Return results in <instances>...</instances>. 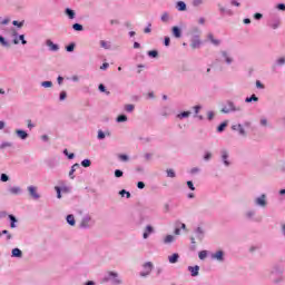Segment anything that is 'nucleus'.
Returning a JSON list of instances; mask_svg holds the SVG:
<instances>
[{
  "mask_svg": "<svg viewBox=\"0 0 285 285\" xmlns=\"http://www.w3.org/2000/svg\"><path fill=\"white\" fill-rule=\"evenodd\" d=\"M90 226H92V217L87 215L81 219L80 228H90Z\"/></svg>",
  "mask_w": 285,
  "mask_h": 285,
  "instance_id": "obj_5",
  "label": "nucleus"
},
{
  "mask_svg": "<svg viewBox=\"0 0 285 285\" xmlns=\"http://www.w3.org/2000/svg\"><path fill=\"white\" fill-rule=\"evenodd\" d=\"M199 46H202V40H199V38H194L191 40V48L195 50V49L199 48Z\"/></svg>",
  "mask_w": 285,
  "mask_h": 285,
  "instance_id": "obj_19",
  "label": "nucleus"
},
{
  "mask_svg": "<svg viewBox=\"0 0 285 285\" xmlns=\"http://www.w3.org/2000/svg\"><path fill=\"white\" fill-rule=\"evenodd\" d=\"M11 257H23V252H21V249L19 248H13L11 252Z\"/></svg>",
  "mask_w": 285,
  "mask_h": 285,
  "instance_id": "obj_16",
  "label": "nucleus"
},
{
  "mask_svg": "<svg viewBox=\"0 0 285 285\" xmlns=\"http://www.w3.org/2000/svg\"><path fill=\"white\" fill-rule=\"evenodd\" d=\"M167 177H170L171 179H175V177H177V174L175 173L174 169H167Z\"/></svg>",
  "mask_w": 285,
  "mask_h": 285,
  "instance_id": "obj_38",
  "label": "nucleus"
},
{
  "mask_svg": "<svg viewBox=\"0 0 285 285\" xmlns=\"http://www.w3.org/2000/svg\"><path fill=\"white\" fill-rule=\"evenodd\" d=\"M1 235H7V239H12V235L10 234V232H8V229H3L1 232Z\"/></svg>",
  "mask_w": 285,
  "mask_h": 285,
  "instance_id": "obj_56",
  "label": "nucleus"
},
{
  "mask_svg": "<svg viewBox=\"0 0 285 285\" xmlns=\"http://www.w3.org/2000/svg\"><path fill=\"white\" fill-rule=\"evenodd\" d=\"M65 14L69 18V19H75V17H77V13H75V10L67 8L65 10Z\"/></svg>",
  "mask_w": 285,
  "mask_h": 285,
  "instance_id": "obj_17",
  "label": "nucleus"
},
{
  "mask_svg": "<svg viewBox=\"0 0 285 285\" xmlns=\"http://www.w3.org/2000/svg\"><path fill=\"white\" fill-rule=\"evenodd\" d=\"M177 10H179V12H184L186 11V2L184 1H178L176 4Z\"/></svg>",
  "mask_w": 285,
  "mask_h": 285,
  "instance_id": "obj_21",
  "label": "nucleus"
},
{
  "mask_svg": "<svg viewBox=\"0 0 285 285\" xmlns=\"http://www.w3.org/2000/svg\"><path fill=\"white\" fill-rule=\"evenodd\" d=\"M97 137L99 140H104V139H106V132H104V130L100 129V130H98Z\"/></svg>",
  "mask_w": 285,
  "mask_h": 285,
  "instance_id": "obj_45",
  "label": "nucleus"
},
{
  "mask_svg": "<svg viewBox=\"0 0 285 285\" xmlns=\"http://www.w3.org/2000/svg\"><path fill=\"white\" fill-rule=\"evenodd\" d=\"M228 126L227 121L222 122L218 127H217V132H224V130H226V127Z\"/></svg>",
  "mask_w": 285,
  "mask_h": 285,
  "instance_id": "obj_34",
  "label": "nucleus"
},
{
  "mask_svg": "<svg viewBox=\"0 0 285 285\" xmlns=\"http://www.w3.org/2000/svg\"><path fill=\"white\" fill-rule=\"evenodd\" d=\"M263 14L262 13H255L254 14V19L256 20V21H259L261 19H263Z\"/></svg>",
  "mask_w": 285,
  "mask_h": 285,
  "instance_id": "obj_62",
  "label": "nucleus"
},
{
  "mask_svg": "<svg viewBox=\"0 0 285 285\" xmlns=\"http://www.w3.org/2000/svg\"><path fill=\"white\" fill-rule=\"evenodd\" d=\"M277 10H282L283 12H285V4L284 3H278L277 4Z\"/></svg>",
  "mask_w": 285,
  "mask_h": 285,
  "instance_id": "obj_63",
  "label": "nucleus"
},
{
  "mask_svg": "<svg viewBox=\"0 0 285 285\" xmlns=\"http://www.w3.org/2000/svg\"><path fill=\"white\" fill-rule=\"evenodd\" d=\"M177 119H188V117H190V111H183L180 114H178Z\"/></svg>",
  "mask_w": 285,
  "mask_h": 285,
  "instance_id": "obj_26",
  "label": "nucleus"
},
{
  "mask_svg": "<svg viewBox=\"0 0 285 285\" xmlns=\"http://www.w3.org/2000/svg\"><path fill=\"white\" fill-rule=\"evenodd\" d=\"M0 148L3 150V148H12V142H2L0 145Z\"/></svg>",
  "mask_w": 285,
  "mask_h": 285,
  "instance_id": "obj_50",
  "label": "nucleus"
},
{
  "mask_svg": "<svg viewBox=\"0 0 285 285\" xmlns=\"http://www.w3.org/2000/svg\"><path fill=\"white\" fill-rule=\"evenodd\" d=\"M9 219H10V228H17V217H14V215L10 214Z\"/></svg>",
  "mask_w": 285,
  "mask_h": 285,
  "instance_id": "obj_22",
  "label": "nucleus"
},
{
  "mask_svg": "<svg viewBox=\"0 0 285 285\" xmlns=\"http://www.w3.org/2000/svg\"><path fill=\"white\" fill-rule=\"evenodd\" d=\"M188 271H189L191 277H197V275H199V265L188 266Z\"/></svg>",
  "mask_w": 285,
  "mask_h": 285,
  "instance_id": "obj_7",
  "label": "nucleus"
},
{
  "mask_svg": "<svg viewBox=\"0 0 285 285\" xmlns=\"http://www.w3.org/2000/svg\"><path fill=\"white\" fill-rule=\"evenodd\" d=\"M222 160L225 164V166H230V161H228V151L226 149H223L220 151Z\"/></svg>",
  "mask_w": 285,
  "mask_h": 285,
  "instance_id": "obj_8",
  "label": "nucleus"
},
{
  "mask_svg": "<svg viewBox=\"0 0 285 285\" xmlns=\"http://www.w3.org/2000/svg\"><path fill=\"white\" fill-rule=\"evenodd\" d=\"M0 46H2V48H11L10 41L6 40V38L3 36H0Z\"/></svg>",
  "mask_w": 285,
  "mask_h": 285,
  "instance_id": "obj_15",
  "label": "nucleus"
},
{
  "mask_svg": "<svg viewBox=\"0 0 285 285\" xmlns=\"http://www.w3.org/2000/svg\"><path fill=\"white\" fill-rule=\"evenodd\" d=\"M171 32H173L174 37H176V39L181 38V29L179 27H173Z\"/></svg>",
  "mask_w": 285,
  "mask_h": 285,
  "instance_id": "obj_13",
  "label": "nucleus"
},
{
  "mask_svg": "<svg viewBox=\"0 0 285 285\" xmlns=\"http://www.w3.org/2000/svg\"><path fill=\"white\" fill-rule=\"evenodd\" d=\"M75 46H76L75 42L69 43L66 47L67 52H75Z\"/></svg>",
  "mask_w": 285,
  "mask_h": 285,
  "instance_id": "obj_40",
  "label": "nucleus"
},
{
  "mask_svg": "<svg viewBox=\"0 0 285 285\" xmlns=\"http://www.w3.org/2000/svg\"><path fill=\"white\" fill-rule=\"evenodd\" d=\"M11 37H14V39L12 40V43H14V46H18L19 39L17 37H19V32H17V30L13 29L11 32Z\"/></svg>",
  "mask_w": 285,
  "mask_h": 285,
  "instance_id": "obj_29",
  "label": "nucleus"
},
{
  "mask_svg": "<svg viewBox=\"0 0 285 285\" xmlns=\"http://www.w3.org/2000/svg\"><path fill=\"white\" fill-rule=\"evenodd\" d=\"M46 43H47L49 50H51V52H57L59 50V45H55V42H52V40H47Z\"/></svg>",
  "mask_w": 285,
  "mask_h": 285,
  "instance_id": "obj_9",
  "label": "nucleus"
},
{
  "mask_svg": "<svg viewBox=\"0 0 285 285\" xmlns=\"http://www.w3.org/2000/svg\"><path fill=\"white\" fill-rule=\"evenodd\" d=\"M204 3V0H193L194 8H199Z\"/></svg>",
  "mask_w": 285,
  "mask_h": 285,
  "instance_id": "obj_48",
  "label": "nucleus"
},
{
  "mask_svg": "<svg viewBox=\"0 0 285 285\" xmlns=\"http://www.w3.org/2000/svg\"><path fill=\"white\" fill-rule=\"evenodd\" d=\"M41 86L42 88H52V81H42Z\"/></svg>",
  "mask_w": 285,
  "mask_h": 285,
  "instance_id": "obj_47",
  "label": "nucleus"
},
{
  "mask_svg": "<svg viewBox=\"0 0 285 285\" xmlns=\"http://www.w3.org/2000/svg\"><path fill=\"white\" fill-rule=\"evenodd\" d=\"M10 177L7 174H1L0 181H9Z\"/></svg>",
  "mask_w": 285,
  "mask_h": 285,
  "instance_id": "obj_54",
  "label": "nucleus"
},
{
  "mask_svg": "<svg viewBox=\"0 0 285 285\" xmlns=\"http://www.w3.org/2000/svg\"><path fill=\"white\" fill-rule=\"evenodd\" d=\"M207 39H209V41H212V43H213L214 46H219V43H222V41L215 39V37L213 36V33H208Z\"/></svg>",
  "mask_w": 285,
  "mask_h": 285,
  "instance_id": "obj_24",
  "label": "nucleus"
},
{
  "mask_svg": "<svg viewBox=\"0 0 285 285\" xmlns=\"http://www.w3.org/2000/svg\"><path fill=\"white\" fill-rule=\"evenodd\" d=\"M224 115H230V112H242V107L235 106L233 100H227L226 106H224L220 110Z\"/></svg>",
  "mask_w": 285,
  "mask_h": 285,
  "instance_id": "obj_1",
  "label": "nucleus"
},
{
  "mask_svg": "<svg viewBox=\"0 0 285 285\" xmlns=\"http://www.w3.org/2000/svg\"><path fill=\"white\" fill-rule=\"evenodd\" d=\"M153 233H155V229L153 228V226L147 225L146 229L142 234L144 239H148L149 235L153 234Z\"/></svg>",
  "mask_w": 285,
  "mask_h": 285,
  "instance_id": "obj_10",
  "label": "nucleus"
},
{
  "mask_svg": "<svg viewBox=\"0 0 285 285\" xmlns=\"http://www.w3.org/2000/svg\"><path fill=\"white\" fill-rule=\"evenodd\" d=\"M115 177H117V178L124 177V171L121 169H116L115 170Z\"/></svg>",
  "mask_w": 285,
  "mask_h": 285,
  "instance_id": "obj_52",
  "label": "nucleus"
},
{
  "mask_svg": "<svg viewBox=\"0 0 285 285\" xmlns=\"http://www.w3.org/2000/svg\"><path fill=\"white\" fill-rule=\"evenodd\" d=\"M148 57H150L151 59H157V57H159V51L150 50L148 51Z\"/></svg>",
  "mask_w": 285,
  "mask_h": 285,
  "instance_id": "obj_35",
  "label": "nucleus"
},
{
  "mask_svg": "<svg viewBox=\"0 0 285 285\" xmlns=\"http://www.w3.org/2000/svg\"><path fill=\"white\" fill-rule=\"evenodd\" d=\"M126 112H132L135 110V105H125Z\"/></svg>",
  "mask_w": 285,
  "mask_h": 285,
  "instance_id": "obj_44",
  "label": "nucleus"
},
{
  "mask_svg": "<svg viewBox=\"0 0 285 285\" xmlns=\"http://www.w3.org/2000/svg\"><path fill=\"white\" fill-rule=\"evenodd\" d=\"M66 97H68V94L66 91H61L59 96L60 101H65Z\"/></svg>",
  "mask_w": 285,
  "mask_h": 285,
  "instance_id": "obj_58",
  "label": "nucleus"
},
{
  "mask_svg": "<svg viewBox=\"0 0 285 285\" xmlns=\"http://www.w3.org/2000/svg\"><path fill=\"white\" fill-rule=\"evenodd\" d=\"M256 206H261V208H266L268 203L266 202V194H262L259 197L255 199Z\"/></svg>",
  "mask_w": 285,
  "mask_h": 285,
  "instance_id": "obj_4",
  "label": "nucleus"
},
{
  "mask_svg": "<svg viewBox=\"0 0 285 285\" xmlns=\"http://www.w3.org/2000/svg\"><path fill=\"white\" fill-rule=\"evenodd\" d=\"M9 193L11 195H21V187H10Z\"/></svg>",
  "mask_w": 285,
  "mask_h": 285,
  "instance_id": "obj_23",
  "label": "nucleus"
},
{
  "mask_svg": "<svg viewBox=\"0 0 285 285\" xmlns=\"http://www.w3.org/2000/svg\"><path fill=\"white\" fill-rule=\"evenodd\" d=\"M72 29H73L76 32H81V31H83V26L76 22V23L72 24Z\"/></svg>",
  "mask_w": 285,
  "mask_h": 285,
  "instance_id": "obj_33",
  "label": "nucleus"
},
{
  "mask_svg": "<svg viewBox=\"0 0 285 285\" xmlns=\"http://www.w3.org/2000/svg\"><path fill=\"white\" fill-rule=\"evenodd\" d=\"M100 46L105 49V50H110V45L108 42H106L105 40H100Z\"/></svg>",
  "mask_w": 285,
  "mask_h": 285,
  "instance_id": "obj_41",
  "label": "nucleus"
},
{
  "mask_svg": "<svg viewBox=\"0 0 285 285\" xmlns=\"http://www.w3.org/2000/svg\"><path fill=\"white\" fill-rule=\"evenodd\" d=\"M187 186H188L189 190H195V185L193 184L191 180L187 181Z\"/></svg>",
  "mask_w": 285,
  "mask_h": 285,
  "instance_id": "obj_61",
  "label": "nucleus"
},
{
  "mask_svg": "<svg viewBox=\"0 0 285 285\" xmlns=\"http://www.w3.org/2000/svg\"><path fill=\"white\" fill-rule=\"evenodd\" d=\"M205 161H210L213 159V154L210 151H206L204 155Z\"/></svg>",
  "mask_w": 285,
  "mask_h": 285,
  "instance_id": "obj_43",
  "label": "nucleus"
},
{
  "mask_svg": "<svg viewBox=\"0 0 285 285\" xmlns=\"http://www.w3.org/2000/svg\"><path fill=\"white\" fill-rule=\"evenodd\" d=\"M164 45L167 47L170 46V37H165Z\"/></svg>",
  "mask_w": 285,
  "mask_h": 285,
  "instance_id": "obj_64",
  "label": "nucleus"
},
{
  "mask_svg": "<svg viewBox=\"0 0 285 285\" xmlns=\"http://www.w3.org/2000/svg\"><path fill=\"white\" fill-rule=\"evenodd\" d=\"M98 89H99L100 92H106V95H110V91L106 90V86L104 83H100L98 86Z\"/></svg>",
  "mask_w": 285,
  "mask_h": 285,
  "instance_id": "obj_42",
  "label": "nucleus"
},
{
  "mask_svg": "<svg viewBox=\"0 0 285 285\" xmlns=\"http://www.w3.org/2000/svg\"><path fill=\"white\" fill-rule=\"evenodd\" d=\"M118 159H120V161H128V155H125V154H120L119 156H118Z\"/></svg>",
  "mask_w": 285,
  "mask_h": 285,
  "instance_id": "obj_53",
  "label": "nucleus"
},
{
  "mask_svg": "<svg viewBox=\"0 0 285 285\" xmlns=\"http://www.w3.org/2000/svg\"><path fill=\"white\" fill-rule=\"evenodd\" d=\"M81 166H82L83 168H90V166H92V161H90V159H83V160L81 161Z\"/></svg>",
  "mask_w": 285,
  "mask_h": 285,
  "instance_id": "obj_37",
  "label": "nucleus"
},
{
  "mask_svg": "<svg viewBox=\"0 0 285 285\" xmlns=\"http://www.w3.org/2000/svg\"><path fill=\"white\" fill-rule=\"evenodd\" d=\"M67 224H69V226H75V224H77V222L75 220V215H67Z\"/></svg>",
  "mask_w": 285,
  "mask_h": 285,
  "instance_id": "obj_20",
  "label": "nucleus"
},
{
  "mask_svg": "<svg viewBox=\"0 0 285 285\" xmlns=\"http://www.w3.org/2000/svg\"><path fill=\"white\" fill-rule=\"evenodd\" d=\"M214 259H217L218 262H224V252L218 250L215 254L212 255Z\"/></svg>",
  "mask_w": 285,
  "mask_h": 285,
  "instance_id": "obj_12",
  "label": "nucleus"
},
{
  "mask_svg": "<svg viewBox=\"0 0 285 285\" xmlns=\"http://www.w3.org/2000/svg\"><path fill=\"white\" fill-rule=\"evenodd\" d=\"M116 121L118 122V124H124V121H128V116H126V115H119L117 118H116Z\"/></svg>",
  "mask_w": 285,
  "mask_h": 285,
  "instance_id": "obj_30",
  "label": "nucleus"
},
{
  "mask_svg": "<svg viewBox=\"0 0 285 285\" xmlns=\"http://www.w3.org/2000/svg\"><path fill=\"white\" fill-rule=\"evenodd\" d=\"M222 55H223L226 63H228L230 66V63H233V58L228 57V52H226V51H222Z\"/></svg>",
  "mask_w": 285,
  "mask_h": 285,
  "instance_id": "obj_31",
  "label": "nucleus"
},
{
  "mask_svg": "<svg viewBox=\"0 0 285 285\" xmlns=\"http://www.w3.org/2000/svg\"><path fill=\"white\" fill-rule=\"evenodd\" d=\"M253 217H255V210H249L246 213V218L247 219H253Z\"/></svg>",
  "mask_w": 285,
  "mask_h": 285,
  "instance_id": "obj_51",
  "label": "nucleus"
},
{
  "mask_svg": "<svg viewBox=\"0 0 285 285\" xmlns=\"http://www.w3.org/2000/svg\"><path fill=\"white\" fill-rule=\"evenodd\" d=\"M175 242V236L173 235H167L164 239V244H173Z\"/></svg>",
  "mask_w": 285,
  "mask_h": 285,
  "instance_id": "obj_36",
  "label": "nucleus"
},
{
  "mask_svg": "<svg viewBox=\"0 0 285 285\" xmlns=\"http://www.w3.org/2000/svg\"><path fill=\"white\" fill-rule=\"evenodd\" d=\"M12 26H17V28H23V21L19 22L17 20H13Z\"/></svg>",
  "mask_w": 285,
  "mask_h": 285,
  "instance_id": "obj_57",
  "label": "nucleus"
},
{
  "mask_svg": "<svg viewBox=\"0 0 285 285\" xmlns=\"http://www.w3.org/2000/svg\"><path fill=\"white\" fill-rule=\"evenodd\" d=\"M269 28H273V30H277L279 28V19L274 20V22L268 23Z\"/></svg>",
  "mask_w": 285,
  "mask_h": 285,
  "instance_id": "obj_32",
  "label": "nucleus"
},
{
  "mask_svg": "<svg viewBox=\"0 0 285 285\" xmlns=\"http://www.w3.org/2000/svg\"><path fill=\"white\" fill-rule=\"evenodd\" d=\"M119 195L121 197H124L126 195L127 199H130V197H131L130 191H127L126 189L120 190Z\"/></svg>",
  "mask_w": 285,
  "mask_h": 285,
  "instance_id": "obj_39",
  "label": "nucleus"
},
{
  "mask_svg": "<svg viewBox=\"0 0 285 285\" xmlns=\"http://www.w3.org/2000/svg\"><path fill=\"white\" fill-rule=\"evenodd\" d=\"M160 21H163V23H168L170 21V14H168V12H164L160 17Z\"/></svg>",
  "mask_w": 285,
  "mask_h": 285,
  "instance_id": "obj_27",
  "label": "nucleus"
},
{
  "mask_svg": "<svg viewBox=\"0 0 285 285\" xmlns=\"http://www.w3.org/2000/svg\"><path fill=\"white\" fill-rule=\"evenodd\" d=\"M27 190H28L31 198H33V199H40L41 198V195H39V193H37V187L29 186L27 188Z\"/></svg>",
  "mask_w": 285,
  "mask_h": 285,
  "instance_id": "obj_6",
  "label": "nucleus"
},
{
  "mask_svg": "<svg viewBox=\"0 0 285 285\" xmlns=\"http://www.w3.org/2000/svg\"><path fill=\"white\" fill-rule=\"evenodd\" d=\"M198 257H199V259H204L205 257H208V252H206V250L199 252Z\"/></svg>",
  "mask_w": 285,
  "mask_h": 285,
  "instance_id": "obj_49",
  "label": "nucleus"
},
{
  "mask_svg": "<svg viewBox=\"0 0 285 285\" xmlns=\"http://www.w3.org/2000/svg\"><path fill=\"white\" fill-rule=\"evenodd\" d=\"M238 132H239V135H242V137H246V130L244 129V127H242V125L238 129Z\"/></svg>",
  "mask_w": 285,
  "mask_h": 285,
  "instance_id": "obj_59",
  "label": "nucleus"
},
{
  "mask_svg": "<svg viewBox=\"0 0 285 285\" xmlns=\"http://www.w3.org/2000/svg\"><path fill=\"white\" fill-rule=\"evenodd\" d=\"M55 190H56V193H57V198H58V199H61V187L56 186V187H55Z\"/></svg>",
  "mask_w": 285,
  "mask_h": 285,
  "instance_id": "obj_55",
  "label": "nucleus"
},
{
  "mask_svg": "<svg viewBox=\"0 0 285 285\" xmlns=\"http://www.w3.org/2000/svg\"><path fill=\"white\" fill-rule=\"evenodd\" d=\"M102 282H112L115 285L121 284V278H119V274L116 272H108V275L102 278Z\"/></svg>",
  "mask_w": 285,
  "mask_h": 285,
  "instance_id": "obj_2",
  "label": "nucleus"
},
{
  "mask_svg": "<svg viewBox=\"0 0 285 285\" xmlns=\"http://www.w3.org/2000/svg\"><path fill=\"white\" fill-rule=\"evenodd\" d=\"M253 101H259V98L255 94H253L250 97H247L245 99L246 104H253Z\"/></svg>",
  "mask_w": 285,
  "mask_h": 285,
  "instance_id": "obj_25",
  "label": "nucleus"
},
{
  "mask_svg": "<svg viewBox=\"0 0 285 285\" xmlns=\"http://www.w3.org/2000/svg\"><path fill=\"white\" fill-rule=\"evenodd\" d=\"M16 135L17 137H19V139H22V140H26V138L28 137V134L23 129H17Z\"/></svg>",
  "mask_w": 285,
  "mask_h": 285,
  "instance_id": "obj_11",
  "label": "nucleus"
},
{
  "mask_svg": "<svg viewBox=\"0 0 285 285\" xmlns=\"http://www.w3.org/2000/svg\"><path fill=\"white\" fill-rule=\"evenodd\" d=\"M276 63H277V66H284V63H285V58H278V59L276 60Z\"/></svg>",
  "mask_w": 285,
  "mask_h": 285,
  "instance_id": "obj_60",
  "label": "nucleus"
},
{
  "mask_svg": "<svg viewBox=\"0 0 285 285\" xmlns=\"http://www.w3.org/2000/svg\"><path fill=\"white\" fill-rule=\"evenodd\" d=\"M190 242H191L190 250H197V245H196V242H195V237L191 236Z\"/></svg>",
  "mask_w": 285,
  "mask_h": 285,
  "instance_id": "obj_46",
  "label": "nucleus"
},
{
  "mask_svg": "<svg viewBox=\"0 0 285 285\" xmlns=\"http://www.w3.org/2000/svg\"><path fill=\"white\" fill-rule=\"evenodd\" d=\"M77 168H79V164H77V163L71 166V169L69 171L70 179H75V173H76Z\"/></svg>",
  "mask_w": 285,
  "mask_h": 285,
  "instance_id": "obj_18",
  "label": "nucleus"
},
{
  "mask_svg": "<svg viewBox=\"0 0 285 285\" xmlns=\"http://www.w3.org/2000/svg\"><path fill=\"white\" fill-rule=\"evenodd\" d=\"M196 235H197V238L199 239V242H202V239H204V229H202V227H197Z\"/></svg>",
  "mask_w": 285,
  "mask_h": 285,
  "instance_id": "obj_28",
  "label": "nucleus"
},
{
  "mask_svg": "<svg viewBox=\"0 0 285 285\" xmlns=\"http://www.w3.org/2000/svg\"><path fill=\"white\" fill-rule=\"evenodd\" d=\"M169 264H177L179 262V255L174 253L171 256H168Z\"/></svg>",
  "mask_w": 285,
  "mask_h": 285,
  "instance_id": "obj_14",
  "label": "nucleus"
},
{
  "mask_svg": "<svg viewBox=\"0 0 285 285\" xmlns=\"http://www.w3.org/2000/svg\"><path fill=\"white\" fill-rule=\"evenodd\" d=\"M142 267H144V272H140V277H148V275L153 273V268H155V266L153 265V262L145 263Z\"/></svg>",
  "mask_w": 285,
  "mask_h": 285,
  "instance_id": "obj_3",
  "label": "nucleus"
}]
</instances>
